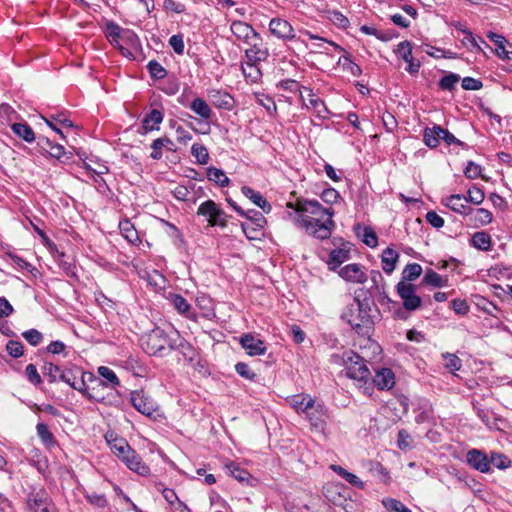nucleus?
Instances as JSON below:
<instances>
[{
  "instance_id": "nucleus-27",
  "label": "nucleus",
  "mask_w": 512,
  "mask_h": 512,
  "mask_svg": "<svg viewBox=\"0 0 512 512\" xmlns=\"http://www.w3.org/2000/svg\"><path fill=\"white\" fill-rule=\"evenodd\" d=\"M53 256L57 261L59 267L69 277H76V267L71 257L67 256L64 252L59 251L56 246L53 247Z\"/></svg>"
},
{
  "instance_id": "nucleus-63",
  "label": "nucleus",
  "mask_w": 512,
  "mask_h": 512,
  "mask_svg": "<svg viewBox=\"0 0 512 512\" xmlns=\"http://www.w3.org/2000/svg\"><path fill=\"white\" fill-rule=\"evenodd\" d=\"M8 256L13 261V263L16 264L18 267L25 269L32 274H34V272H37V269L31 263L27 262L25 259L18 256L17 254L8 253Z\"/></svg>"
},
{
  "instance_id": "nucleus-35",
  "label": "nucleus",
  "mask_w": 512,
  "mask_h": 512,
  "mask_svg": "<svg viewBox=\"0 0 512 512\" xmlns=\"http://www.w3.org/2000/svg\"><path fill=\"white\" fill-rule=\"evenodd\" d=\"M471 245L481 251H489L491 249V236L485 231H478L472 235Z\"/></svg>"
},
{
  "instance_id": "nucleus-16",
  "label": "nucleus",
  "mask_w": 512,
  "mask_h": 512,
  "mask_svg": "<svg viewBox=\"0 0 512 512\" xmlns=\"http://www.w3.org/2000/svg\"><path fill=\"white\" fill-rule=\"evenodd\" d=\"M167 300H169L171 305L180 315L195 322L198 320L197 313L193 310L192 306L182 295L176 293H169L167 296Z\"/></svg>"
},
{
  "instance_id": "nucleus-64",
  "label": "nucleus",
  "mask_w": 512,
  "mask_h": 512,
  "mask_svg": "<svg viewBox=\"0 0 512 512\" xmlns=\"http://www.w3.org/2000/svg\"><path fill=\"white\" fill-rule=\"evenodd\" d=\"M25 374L28 381L34 385H39L42 382L41 376L39 375L34 364H29L26 366Z\"/></svg>"
},
{
  "instance_id": "nucleus-3",
  "label": "nucleus",
  "mask_w": 512,
  "mask_h": 512,
  "mask_svg": "<svg viewBox=\"0 0 512 512\" xmlns=\"http://www.w3.org/2000/svg\"><path fill=\"white\" fill-rule=\"evenodd\" d=\"M172 337L157 327L142 336L141 347L149 355L162 357L170 351Z\"/></svg>"
},
{
  "instance_id": "nucleus-38",
  "label": "nucleus",
  "mask_w": 512,
  "mask_h": 512,
  "mask_svg": "<svg viewBox=\"0 0 512 512\" xmlns=\"http://www.w3.org/2000/svg\"><path fill=\"white\" fill-rule=\"evenodd\" d=\"M422 282L426 285H430L433 287H445L448 284V277L447 276H441L437 272H435L432 269L427 270L425 273Z\"/></svg>"
},
{
  "instance_id": "nucleus-62",
  "label": "nucleus",
  "mask_w": 512,
  "mask_h": 512,
  "mask_svg": "<svg viewBox=\"0 0 512 512\" xmlns=\"http://www.w3.org/2000/svg\"><path fill=\"white\" fill-rule=\"evenodd\" d=\"M397 445L401 450L412 448V438L406 430L402 429L398 432Z\"/></svg>"
},
{
  "instance_id": "nucleus-15",
  "label": "nucleus",
  "mask_w": 512,
  "mask_h": 512,
  "mask_svg": "<svg viewBox=\"0 0 512 512\" xmlns=\"http://www.w3.org/2000/svg\"><path fill=\"white\" fill-rule=\"evenodd\" d=\"M171 350L178 351L183 356L184 361L188 363H192L197 355L196 349L191 343L182 338L178 332L173 334L170 345Z\"/></svg>"
},
{
  "instance_id": "nucleus-54",
  "label": "nucleus",
  "mask_w": 512,
  "mask_h": 512,
  "mask_svg": "<svg viewBox=\"0 0 512 512\" xmlns=\"http://www.w3.org/2000/svg\"><path fill=\"white\" fill-rule=\"evenodd\" d=\"M328 19L339 28L345 29L349 26L348 18L340 11L332 10L328 12Z\"/></svg>"
},
{
  "instance_id": "nucleus-58",
  "label": "nucleus",
  "mask_w": 512,
  "mask_h": 512,
  "mask_svg": "<svg viewBox=\"0 0 512 512\" xmlns=\"http://www.w3.org/2000/svg\"><path fill=\"white\" fill-rule=\"evenodd\" d=\"M228 469L231 475L238 480L239 482H248L251 478V475L245 469L240 468L237 465L231 464L228 466Z\"/></svg>"
},
{
  "instance_id": "nucleus-25",
  "label": "nucleus",
  "mask_w": 512,
  "mask_h": 512,
  "mask_svg": "<svg viewBox=\"0 0 512 512\" xmlns=\"http://www.w3.org/2000/svg\"><path fill=\"white\" fill-rule=\"evenodd\" d=\"M122 462L125 463L131 471H134L141 476H147L150 474L149 466L142 461L141 457L135 452V450L128 453Z\"/></svg>"
},
{
  "instance_id": "nucleus-49",
  "label": "nucleus",
  "mask_w": 512,
  "mask_h": 512,
  "mask_svg": "<svg viewBox=\"0 0 512 512\" xmlns=\"http://www.w3.org/2000/svg\"><path fill=\"white\" fill-rule=\"evenodd\" d=\"M147 69L151 78L153 79H163L167 75V70L156 60H151L147 64Z\"/></svg>"
},
{
  "instance_id": "nucleus-19",
  "label": "nucleus",
  "mask_w": 512,
  "mask_h": 512,
  "mask_svg": "<svg viewBox=\"0 0 512 512\" xmlns=\"http://www.w3.org/2000/svg\"><path fill=\"white\" fill-rule=\"evenodd\" d=\"M467 463L474 469L487 473L490 471V462L488 456L478 449H471L466 454Z\"/></svg>"
},
{
  "instance_id": "nucleus-55",
  "label": "nucleus",
  "mask_w": 512,
  "mask_h": 512,
  "mask_svg": "<svg viewBox=\"0 0 512 512\" xmlns=\"http://www.w3.org/2000/svg\"><path fill=\"white\" fill-rule=\"evenodd\" d=\"M7 353L13 358H19L24 353V346L20 341L9 340L6 344Z\"/></svg>"
},
{
  "instance_id": "nucleus-29",
  "label": "nucleus",
  "mask_w": 512,
  "mask_h": 512,
  "mask_svg": "<svg viewBox=\"0 0 512 512\" xmlns=\"http://www.w3.org/2000/svg\"><path fill=\"white\" fill-rule=\"evenodd\" d=\"M308 92L309 107H311L319 119H328L329 110L323 100L318 98L311 89L304 88Z\"/></svg>"
},
{
  "instance_id": "nucleus-47",
  "label": "nucleus",
  "mask_w": 512,
  "mask_h": 512,
  "mask_svg": "<svg viewBox=\"0 0 512 512\" xmlns=\"http://www.w3.org/2000/svg\"><path fill=\"white\" fill-rule=\"evenodd\" d=\"M191 154L196 158L197 163L205 165L209 161V153L205 146L194 143L191 147Z\"/></svg>"
},
{
  "instance_id": "nucleus-13",
  "label": "nucleus",
  "mask_w": 512,
  "mask_h": 512,
  "mask_svg": "<svg viewBox=\"0 0 512 512\" xmlns=\"http://www.w3.org/2000/svg\"><path fill=\"white\" fill-rule=\"evenodd\" d=\"M246 45L249 48L245 49V59L250 61L251 63H260L265 62L269 58V49L263 43V39L260 34H257V37L253 38L251 42H247Z\"/></svg>"
},
{
  "instance_id": "nucleus-61",
  "label": "nucleus",
  "mask_w": 512,
  "mask_h": 512,
  "mask_svg": "<svg viewBox=\"0 0 512 512\" xmlns=\"http://www.w3.org/2000/svg\"><path fill=\"white\" fill-rule=\"evenodd\" d=\"M362 241L369 247H376L378 244V238L375 231L370 227L363 229Z\"/></svg>"
},
{
  "instance_id": "nucleus-57",
  "label": "nucleus",
  "mask_w": 512,
  "mask_h": 512,
  "mask_svg": "<svg viewBox=\"0 0 512 512\" xmlns=\"http://www.w3.org/2000/svg\"><path fill=\"white\" fill-rule=\"evenodd\" d=\"M235 371L243 378L247 380H255L257 378V374L252 371L250 366L244 362H238L235 365Z\"/></svg>"
},
{
  "instance_id": "nucleus-53",
  "label": "nucleus",
  "mask_w": 512,
  "mask_h": 512,
  "mask_svg": "<svg viewBox=\"0 0 512 512\" xmlns=\"http://www.w3.org/2000/svg\"><path fill=\"white\" fill-rule=\"evenodd\" d=\"M123 29L115 22L109 21L106 23V37L110 43L116 41V38H121Z\"/></svg>"
},
{
  "instance_id": "nucleus-18",
  "label": "nucleus",
  "mask_w": 512,
  "mask_h": 512,
  "mask_svg": "<svg viewBox=\"0 0 512 512\" xmlns=\"http://www.w3.org/2000/svg\"><path fill=\"white\" fill-rule=\"evenodd\" d=\"M232 34L245 44L257 37L258 32L248 23L240 20L233 21L230 26Z\"/></svg>"
},
{
  "instance_id": "nucleus-46",
  "label": "nucleus",
  "mask_w": 512,
  "mask_h": 512,
  "mask_svg": "<svg viewBox=\"0 0 512 512\" xmlns=\"http://www.w3.org/2000/svg\"><path fill=\"white\" fill-rule=\"evenodd\" d=\"M490 466L498 469H506L512 465V461L503 453L492 452L489 458Z\"/></svg>"
},
{
  "instance_id": "nucleus-14",
  "label": "nucleus",
  "mask_w": 512,
  "mask_h": 512,
  "mask_svg": "<svg viewBox=\"0 0 512 512\" xmlns=\"http://www.w3.org/2000/svg\"><path fill=\"white\" fill-rule=\"evenodd\" d=\"M239 343L249 356L264 355L267 350L265 342L250 333L243 334Z\"/></svg>"
},
{
  "instance_id": "nucleus-51",
  "label": "nucleus",
  "mask_w": 512,
  "mask_h": 512,
  "mask_svg": "<svg viewBox=\"0 0 512 512\" xmlns=\"http://www.w3.org/2000/svg\"><path fill=\"white\" fill-rule=\"evenodd\" d=\"M460 77L455 73H449L443 76L439 81V87L442 90L452 91L459 82Z\"/></svg>"
},
{
  "instance_id": "nucleus-39",
  "label": "nucleus",
  "mask_w": 512,
  "mask_h": 512,
  "mask_svg": "<svg viewBox=\"0 0 512 512\" xmlns=\"http://www.w3.org/2000/svg\"><path fill=\"white\" fill-rule=\"evenodd\" d=\"M437 128H441L439 125H434L432 128L426 127L423 133L424 143L429 148H436L439 145L441 139V133Z\"/></svg>"
},
{
  "instance_id": "nucleus-59",
  "label": "nucleus",
  "mask_w": 512,
  "mask_h": 512,
  "mask_svg": "<svg viewBox=\"0 0 512 512\" xmlns=\"http://www.w3.org/2000/svg\"><path fill=\"white\" fill-rule=\"evenodd\" d=\"M86 500L93 506L98 508H104L107 506V499L104 494H98L95 492L85 493Z\"/></svg>"
},
{
  "instance_id": "nucleus-21",
  "label": "nucleus",
  "mask_w": 512,
  "mask_h": 512,
  "mask_svg": "<svg viewBox=\"0 0 512 512\" xmlns=\"http://www.w3.org/2000/svg\"><path fill=\"white\" fill-rule=\"evenodd\" d=\"M208 95L212 104L219 109L231 111L235 106L234 98L226 91L214 89Z\"/></svg>"
},
{
  "instance_id": "nucleus-6",
  "label": "nucleus",
  "mask_w": 512,
  "mask_h": 512,
  "mask_svg": "<svg viewBox=\"0 0 512 512\" xmlns=\"http://www.w3.org/2000/svg\"><path fill=\"white\" fill-rule=\"evenodd\" d=\"M28 512H57V509L43 486H33L26 496Z\"/></svg>"
},
{
  "instance_id": "nucleus-17",
  "label": "nucleus",
  "mask_w": 512,
  "mask_h": 512,
  "mask_svg": "<svg viewBox=\"0 0 512 512\" xmlns=\"http://www.w3.org/2000/svg\"><path fill=\"white\" fill-rule=\"evenodd\" d=\"M396 54L401 57L407 64L406 71L414 75L419 72L420 62L412 56V44L409 41H402L397 45Z\"/></svg>"
},
{
  "instance_id": "nucleus-45",
  "label": "nucleus",
  "mask_w": 512,
  "mask_h": 512,
  "mask_svg": "<svg viewBox=\"0 0 512 512\" xmlns=\"http://www.w3.org/2000/svg\"><path fill=\"white\" fill-rule=\"evenodd\" d=\"M422 273V267L418 263H410L405 266L402 271V280L405 282L413 281L417 279Z\"/></svg>"
},
{
  "instance_id": "nucleus-41",
  "label": "nucleus",
  "mask_w": 512,
  "mask_h": 512,
  "mask_svg": "<svg viewBox=\"0 0 512 512\" xmlns=\"http://www.w3.org/2000/svg\"><path fill=\"white\" fill-rule=\"evenodd\" d=\"M119 229L123 237L130 243L135 244L139 241L137 230L130 220H123L119 223Z\"/></svg>"
},
{
  "instance_id": "nucleus-28",
  "label": "nucleus",
  "mask_w": 512,
  "mask_h": 512,
  "mask_svg": "<svg viewBox=\"0 0 512 512\" xmlns=\"http://www.w3.org/2000/svg\"><path fill=\"white\" fill-rule=\"evenodd\" d=\"M163 121V113L158 109H152L142 120V129L145 132L159 130V125Z\"/></svg>"
},
{
  "instance_id": "nucleus-1",
  "label": "nucleus",
  "mask_w": 512,
  "mask_h": 512,
  "mask_svg": "<svg viewBox=\"0 0 512 512\" xmlns=\"http://www.w3.org/2000/svg\"><path fill=\"white\" fill-rule=\"evenodd\" d=\"M373 301L356 294L353 301L343 311L341 318L346 321L357 333H363L364 328H370L373 324L371 317Z\"/></svg>"
},
{
  "instance_id": "nucleus-10",
  "label": "nucleus",
  "mask_w": 512,
  "mask_h": 512,
  "mask_svg": "<svg viewBox=\"0 0 512 512\" xmlns=\"http://www.w3.org/2000/svg\"><path fill=\"white\" fill-rule=\"evenodd\" d=\"M397 293L407 311H416L421 307L422 300L416 294V287L412 283L400 281L397 286Z\"/></svg>"
},
{
  "instance_id": "nucleus-23",
  "label": "nucleus",
  "mask_w": 512,
  "mask_h": 512,
  "mask_svg": "<svg viewBox=\"0 0 512 512\" xmlns=\"http://www.w3.org/2000/svg\"><path fill=\"white\" fill-rule=\"evenodd\" d=\"M339 275L347 281L361 284L365 283L368 278L366 273L362 270L361 265L356 263L344 266L339 272Z\"/></svg>"
},
{
  "instance_id": "nucleus-26",
  "label": "nucleus",
  "mask_w": 512,
  "mask_h": 512,
  "mask_svg": "<svg viewBox=\"0 0 512 512\" xmlns=\"http://www.w3.org/2000/svg\"><path fill=\"white\" fill-rule=\"evenodd\" d=\"M350 258V243H342L341 247L333 249L329 254L328 265L335 270Z\"/></svg>"
},
{
  "instance_id": "nucleus-48",
  "label": "nucleus",
  "mask_w": 512,
  "mask_h": 512,
  "mask_svg": "<svg viewBox=\"0 0 512 512\" xmlns=\"http://www.w3.org/2000/svg\"><path fill=\"white\" fill-rule=\"evenodd\" d=\"M47 154L52 158L60 160L62 163H66L71 159V153H67L65 151L64 146H62L60 144H53L50 147Z\"/></svg>"
},
{
  "instance_id": "nucleus-5",
  "label": "nucleus",
  "mask_w": 512,
  "mask_h": 512,
  "mask_svg": "<svg viewBox=\"0 0 512 512\" xmlns=\"http://www.w3.org/2000/svg\"><path fill=\"white\" fill-rule=\"evenodd\" d=\"M294 223L305 230V232L319 240L330 238L336 224L330 217L319 218V220H308L306 218H293Z\"/></svg>"
},
{
  "instance_id": "nucleus-44",
  "label": "nucleus",
  "mask_w": 512,
  "mask_h": 512,
  "mask_svg": "<svg viewBox=\"0 0 512 512\" xmlns=\"http://www.w3.org/2000/svg\"><path fill=\"white\" fill-rule=\"evenodd\" d=\"M457 27H459V29L465 34V36L462 39V44L469 51H471V52L482 51V48L479 45L477 39L473 36V34L470 31L462 28V25L460 23L457 25Z\"/></svg>"
},
{
  "instance_id": "nucleus-43",
  "label": "nucleus",
  "mask_w": 512,
  "mask_h": 512,
  "mask_svg": "<svg viewBox=\"0 0 512 512\" xmlns=\"http://www.w3.org/2000/svg\"><path fill=\"white\" fill-rule=\"evenodd\" d=\"M37 435L42 443L50 448L56 444L55 437L49 431L48 426L44 423H38L36 426Z\"/></svg>"
},
{
  "instance_id": "nucleus-42",
  "label": "nucleus",
  "mask_w": 512,
  "mask_h": 512,
  "mask_svg": "<svg viewBox=\"0 0 512 512\" xmlns=\"http://www.w3.org/2000/svg\"><path fill=\"white\" fill-rule=\"evenodd\" d=\"M169 145H173V142L169 138H157L155 139L152 144V152L150 154V157L154 160H159L162 157V149L163 147H168L169 150H172Z\"/></svg>"
},
{
  "instance_id": "nucleus-31",
  "label": "nucleus",
  "mask_w": 512,
  "mask_h": 512,
  "mask_svg": "<svg viewBox=\"0 0 512 512\" xmlns=\"http://www.w3.org/2000/svg\"><path fill=\"white\" fill-rule=\"evenodd\" d=\"M243 195L250 199L256 206L261 208L265 213L271 211V205L267 200L257 191L248 186H243L241 189Z\"/></svg>"
},
{
  "instance_id": "nucleus-24",
  "label": "nucleus",
  "mask_w": 512,
  "mask_h": 512,
  "mask_svg": "<svg viewBox=\"0 0 512 512\" xmlns=\"http://www.w3.org/2000/svg\"><path fill=\"white\" fill-rule=\"evenodd\" d=\"M441 203L446 207L450 208L452 211L467 215L469 212L470 206H468L467 198L462 194H453L444 199H442Z\"/></svg>"
},
{
  "instance_id": "nucleus-9",
  "label": "nucleus",
  "mask_w": 512,
  "mask_h": 512,
  "mask_svg": "<svg viewBox=\"0 0 512 512\" xmlns=\"http://www.w3.org/2000/svg\"><path fill=\"white\" fill-rule=\"evenodd\" d=\"M85 373L78 367L73 369H64L61 370L59 375V380L68 384L75 390H78L82 393H86L90 399H95L99 401V398H96L92 394L87 392L86 384H85Z\"/></svg>"
},
{
  "instance_id": "nucleus-8",
  "label": "nucleus",
  "mask_w": 512,
  "mask_h": 512,
  "mask_svg": "<svg viewBox=\"0 0 512 512\" xmlns=\"http://www.w3.org/2000/svg\"><path fill=\"white\" fill-rule=\"evenodd\" d=\"M130 403L139 413L152 418L158 412L159 406L152 397L143 390H135L130 393Z\"/></svg>"
},
{
  "instance_id": "nucleus-40",
  "label": "nucleus",
  "mask_w": 512,
  "mask_h": 512,
  "mask_svg": "<svg viewBox=\"0 0 512 512\" xmlns=\"http://www.w3.org/2000/svg\"><path fill=\"white\" fill-rule=\"evenodd\" d=\"M207 178L209 181L214 182L220 187H226L230 183V180L224 171L216 167L207 168Z\"/></svg>"
},
{
  "instance_id": "nucleus-34",
  "label": "nucleus",
  "mask_w": 512,
  "mask_h": 512,
  "mask_svg": "<svg viewBox=\"0 0 512 512\" xmlns=\"http://www.w3.org/2000/svg\"><path fill=\"white\" fill-rule=\"evenodd\" d=\"M399 254L392 248H386L382 253V269L385 273L391 274L398 261Z\"/></svg>"
},
{
  "instance_id": "nucleus-12",
  "label": "nucleus",
  "mask_w": 512,
  "mask_h": 512,
  "mask_svg": "<svg viewBox=\"0 0 512 512\" xmlns=\"http://www.w3.org/2000/svg\"><path fill=\"white\" fill-rule=\"evenodd\" d=\"M270 33L282 42H290L296 39V32L289 21L275 17L269 22Z\"/></svg>"
},
{
  "instance_id": "nucleus-2",
  "label": "nucleus",
  "mask_w": 512,
  "mask_h": 512,
  "mask_svg": "<svg viewBox=\"0 0 512 512\" xmlns=\"http://www.w3.org/2000/svg\"><path fill=\"white\" fill-rule=\"evenodd\" d=\"M342 361L346 375L356 381L360 387L370 383L371 372L364 358L354 351H347L343 353Z\"/></svg>"
},
{
  "instance_id": "nucleus-7",
  "label": "nucleus",
  "mask_w": 512,
  "mask_h": 512,
  "mask_svg": "<svg viewBox=\"0 0 512 512\" xmlns=\"http://www.w3.org/2000/svg\"><path fill=\"white\" fill-rule=\"evenodd\" d=\"M197 215L203 216L211 227L219 226L224 228L227 225L226 213L215 201L211 199L206 200L199 205Z\"/></svg>"
},
{
  "instance_id": "nucleus-33",
  "label": "nucleus",
  "mask_w": 512,
  "mask_h": 512,
  "mask_svg": "<svg viewBox=\"0 0 512 512\" xmlns=\"http://www.w3.org/2000/svg\"><path fill=\"white\" fill-rule=\"evenodd\" d=\"M258 64L259 63H251L248 60L241 64L242 73L247 81L257 83L261 79L262 72Z\"/></svg>"
},
{
  "instance_id": "nucleus-36",
  "label": "nucleus",
  "mask_w": 512,
  "mask_h": 512,
  "mask_svg": "<svg viewBox=\"0 0 512 512\" xmlns=\"http://www.w3.org/2000/svg\"><path fill=\"white\" fill-rule=\"evenodd\" d=\"M113 453L122 461L125 456L133 449L129 446L127 441L123 438H115L112 441L107 438Z\"/></svg>"
},
{
  "instance_id": "nucleus-30",
  "label": "nucleus",
  "mask_w": 512,
  "mask_h": 512,
  "mask_svg": "<svg viewBox=\"0 0 512 512\" xmlns=\"http://www.w3.org/2000/svg\"><path fill=\"white\" fill-rule=\"evenodd\" d=\"M188 108H190L195 114H197L199 117H201L204 120H209L213 115V111H212L211 107L201 97L194 98L189 103Z\"/></svg>"
},
{
  "instance_id": "nucleus-4",
  "label": "nucleus",
  "mask_w": 512,
  "mask_h": 512,
  "mask_svg": "<svg viewBox=\"0 0 512 512\" xmlns=\"http://www.w3.org/2000/svg\"><path fill=\"white\" fill-rule=\"evenodd\" d=\"M287 207L295 210L296 215L293 218L319 220L326 217L333 219L334 216V210L331 207H323L317 200L299 199L295 204L289 202Z\"/></svg>"
},
{
  "instance_id": "nucleus-52",
  "label": "nucleus",
  "mask_w": 512,
  "mask_h": 512,
  "mask_svg": "<svg viewBox=\"0 0 512 512\" xmlns=\"http://www.w3.org/2000/svg\"><path fill=\"white\" fill-rule=\"evenodd\" d=\"M466 198L468 202L474 205H480L485 199V194L480 187L473 185L468 189V197Z\"/></svg>"
},
{
  "instance_id": "nucleus-32",
  "label": "nucleus",
  "mask_w": 512,
  "mask_h": 512,
  "mask_svg": "<svg viewBox=\"0 0 512 512\" xmlns=\"http://www.w3.org/2000/svg\"><path fill=\"white\" fill-rule=\"evenodd\" d=\"M98 374L103 379H94L98 385L116 387L120 384L115 372L106 366H100L98 368Z\"/></svg>"
},
{
  "instance_id": "nucleus-22",
  "label": "nucleus",
  "mask_w": 512,
  "mask_h": 512,
  "mask_svg": "<svg viewBox=\"0 0 512 512\" xmlns=\"http://www.w3.org/2000/svg\"><path fill=\"white\" fill-rule=\"evenodd\" d=\"M371 382L379 390H389L395 385V375L391 369L381 368L376 371L374 377L371 376Z\"/></svg>"
},
{
  "instance_id": "nucleus-60",
  "label": "nucleus",
  "mask_w": 512,
  "mask_h": 512,
  "mask_svg": "<svg viewBox=\"0 0 512 512\" xmlns=\"http://www.w3.org/2000/svg\"><path fill=\"white\" fill-rule=\"evenodd\" d=\"M24 339L32 346H37L41 343L43 335L37 329H29L22 333Z\"/></svg>"
},
{
  "instance_id": "nucleus-56",
  "label": "nucleus",
  "mask_w": 512,
  "mask_h": 512,
  "mask_svg": "<svg viewBox=\"0 0 512 512\" xmlns=\"http://www.w3.org/2000/svg\"><path fill=\"white\" fill-rule=\"evenodd\" d=\"M344 69L348 70L352 75L359 76L361 74V68L359 65L354 63L349 55H345L338 61Z\"/></svg>"
},
{
  "instance_id": "nucleus-37",
  "label": "nucleus",
  "mask_w": 512,
  "mask_h": 512,
  "mask_svg": "<svg viewBox=\"0 0 512 512\" xmlns=\"http://www.w3.org/2000/svg\"><path fill=\"white\" fill-rule=\"evenodd\" d=\"M11 129L15 135L28 143L35 141L34 131L27 123H14L12 124Z\"/></svg>"
},
{
  "instance_id": "nucleus-50",
  "label": "nucleus",
  "mask_w": 512,
  "mask_h": 512,
  "mask_svg": "<svg viewBox=\"0 0 512 512\" xmlns=\"http://www.w3.org/2000/svg\"><path fill=\"white\" fill-rule=\"evenodd\" d=\"M309 399H313L308 394H298L294 395L289 399L290 405L296 410L298 414L304 412V407L306 406Z\"/></svg>"
},
{
  "instance_id": "nucleus-11",
  "label": "nucleus",
  "mask_w": 512,
  "mask_h": 512,
  "mask_svg": "<svg viewBox=\"0 0 512 512\" xmlns=\"http://www.w3.org/2000/svg\"><path fill=\"white\" fill-rule=\"evenodd\" d=\"M302 414L305 415V418L309 421L312 427L315 429H324L328 415L324 406L317 403L315 399L308 400Z\"/></svg>"
},
{
  "instance_id": "nucleus-20",
  "label": "nucleus",
  "mask_w": 512,
  "mask_h": 512,
  "mask_svg": "<svg viewBox=\"0 0 512 512\" xmlns=\"http://www.w3.org/2000/svg\"><path fill=\"white\" fill-rule=\"evenodd\" d=\"M468 217V223L474 228H479L490 224L493 220V214L484 208H469V212L466 215Z\"/></svg>"
}]
</instances>
